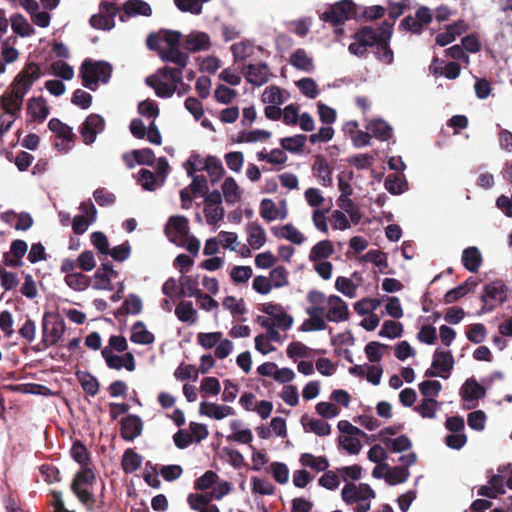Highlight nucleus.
Wrapping results in <instances>:
<instances>
[{
  "label": "nucleus",
  "mask_w": 512,
  "mask_h": 512,
  "mask_svg": "<svg viewBox=\"0 0 512 512\" xmlns=\"http://www.w3.org/2000/svg\"><path fill=\"white\" fill-rule=\"evenodd\" d=\"M366 129L371 132L372 137L381 142L388 141L393 137V127L381 117L371 119Z\"/></svg>",
  "instance_id": "nucleus-24"
},
{
  "label": "nucleus",
  "mask_w": 512,
  "mask_h": 512,
  "mask_svg": "<svg viewBox=\"0 0 512 512\" xmlns=\"http://www.w3.org/2000/svg\"><path fill=\"white\" fill-rule=\"evenodd\" d=\"M359 438V436L340 435L337 438L338 448L343 449L350 455H358L363 448V444Z\"/></svg>",
  "instance_id": "nucleus-55"
},
{
  "label": "nucleus",
  "mask_w": 512,
  "mask_h": 512,
  "mask_svg": "<svg viewBox=\"0 0 512 512\" xmlns=\"http://www.w3.org/2000/svg\"><path fill=\"white\" fill-rule=\"evenodd\" d=\"M133 176L144 191L153 192L158 187L162 186L160 185V181L158 182L156 179L155 174L147 168H141L137 174Z\"/></svg>",
  "instance_id": "nucleus-50"
},
{
  "label": "nucleus",
  "mask_w": 512,
  "mask_h": 512,
  "mask_svg": "<svg viewBox=\"0 0 512 512\" xmlns=\"http://www.w3.org/2000/svg\"><path fill=\"white\" fill-rule=\"evenodd\" d=\"M26 111L30 116L27 123H42L50 114V106L44 96H32L27 101Z\"/></svg>",
  "instance_id": "nucleus-15"
},
{
  "label": "nucleus",
  "mask_w": 512,
  "mask_h": 512,
  "mask_svg": "<svg viewBox=\"0 0 512 512\" xmlns=\"http://www.w3.org/2000/svg\"><path fill=\"white\" fill-rule=\"evenodd\" d=\"M308 305L305 312L309 316L307 320H325L328 297L319 290L311 289L306 296Z\"/></svg>",
  "instance_id": "nucleus-11"
},
{
  "label": "nucleus",
  "mask_w": 512,
  "mask_h": 512,
  "mask_svg": "<svg viewBox=\"0 0 512 512\" xmlns=\"http://www.w3.org/2000/svg\"><path fill=\"white\" fill-rule=\"evenodd\" d=\"M143 309V302L139 295L129 293L123 300L120 308L114 312V316H137Z\"/></svg>",
  "instance_id": "nucleus-22"
},
{
  "label": "nucleus",
  "mask_w": 512,
  "mask_h": 512,
  "mask_svg": "<svg viewBox=\"0 0 512 512\" xmlns=\"http://www.w3.org/2000/svg\"><path fill=\"white\" fill-rule=\"evenodd\" d=\"M120 436L125 442H133L143 432L144 422L138 414H127L119 420Z\"/></svg>",
  "instance_id": "nucleus-12"
},
{
  "label": "nucleus",
  "mask_w": 512,
  "mask_h": 512,
  "mask_svg": "<svg viewBox=\"0 0 512 512\" xmlns=\"http://www.w3.org/2000/svg\"><path fill=\"white\" fill-rule=\"evenodd\" d=\"M357 8L358 5L354 0H338L334 3H327L324 10L319 13V19L330 25H340V23H346L351 19L359 21L360 16L354 13Z\"/></svg>",
  "instance_id": "nucleus-4"
},
{
  "label": "nucleus",
  "mask_w": 512,
  "mask_h": 512,
  "mask_svg": "<svg viewBox=\"0 0 512 512\" xmlns=\"http://www.w3.org/2000/svg\"><path fill=\"white\" fill-rule=\"evenodd\" d=\"M167 44L174 41L177 44L176 52L186 53L190 57L191 53L205 52L211 48V38L207 32L201 30H191L188 34L181 31H167Z\"/></svg>",
  "instance_id": "nucleus-3"
},
{
  "label": "nucleus",
  "mask_w": 512,
  "mask_h": 512,
  "mask_svg": "<svg viewBox=\"0 0 512 512\" xmlns=\"http://www.w3.org/2000/svg\"><path fill=\"white\" fill-rule=\"evenodd\" d=\"M271 132L265 129H254V130H242L236 137L232 138V141L237 144L244 142L255 143L261 140H267L271 137Z\"/></svg>",
  "instance_id": "nucleus-48"
},
{
  "label": "nucleus",
  "mask_w": 512,
  "mask_h": 512,
  "mask_svg": "<svg viewBox=\"0 0 512 512\" xmlns=\"http://www.w3.org/2000/svg\"><path fill=\"white\" fill-rule=\"evenodd\" d=\"M444 426L449 431L444 438L445 445L452 450H461L468 440L464 417L459 414L446 416Z\"/></svg>",
  "instance_id": "nucleus-7"
},
{
  "label": "nucleus",
  "mask_w": 512,
  "mask_h": 512,
  "mask_svg": "<svg viewBox=\"0 0 512 512\" xmlns=\"http://www.w3.org/2000/svg\"><path fill=\"white\" fill-rule=\"evenodd\" d=\"M429 71L434 76H444L448 80H455L461 74V66L456 61L445 63L444 60L435 56L429 66Z\"/></svg>",
  "instance_id": "nucleus-17"
},
{
  "label": "nucleus",
  "mask_w": 512,
  "mask_h": 512,
  "mask_svg": "<svg viewBox=\"0 0 512 512\" xmlns=\"http://www.w3.org/2000/svg\"><path fill=\"white\" fill-rule=\"evenodd\" d=\"M367 458L370 462L375 463L377 465L381 464L382 469H389L390 464L387 462L389 455L385 448H383L380 444H374L371 446L367 453Z\"/></svg>",
  "instance_id": "nucleus-62"
},
{
  "label": "nucleus",
  "mask_w": 512,
  "mask_h": 512,
  "mask_svg": "<svg viewBox=\"0 0 512 512\" xmlns=\"http://www.w3.org/2000/svg\"><path fill=\"white\" fill-rule=\"evenodd\" d=\"M91 278L82 272H75L65 276L67 286L75 291H84L90 286Z\"/></svg>",
  "instance_id": "nucleus-61"
},
{
  "label": "nucleus",
  "mask_w": 512,
  "mask_h": 512,
  "mask_svg": "<svg viewBox=\"0 0 512 512\" xmlns=\"http://www.w3.org/2000/svg\"><path fill=\"white\" fill-rule=\"evenodd\" d=\"M143 463V456L134 448H126L121 457V469L125 474L137 471Z\"/></svg>",
  "instance_id": "nucleus-34"
},
{
  "label": "nucleus",
  "mask_w": 512,
  "mask_h": 512,
  "mask_svg": "<svg viewBox=\"0 0 512 512\" xmlns=\"http://www.w3.org/2000/svg\"><path fill=\"white\" fill-rule=\"evenodd\" d=\"M221 190L227 205H234L239 202L243 195V190L232 176H228L224 179Z\"/></svg>",
  "instance_id": "nucleus-30"
},
{
  "label": "nucleus",
  "mask_w": 512,
  "mask_h": 512,
  "mask_svg": "<svg viewBox=\"0 0 512 512\" xmlns=\"http://www.w3.org/2000/svg\"><path fill=\"white\" fill-rule=\"evenodd\" d=\"M351 42L348 45V52L358 58L366 57L368 48H374L377 45L376 30L370 25L359 27L352 35Z\"/></svg>",
  "instance_id": "nucleus-6"
},
{
  "label": "nucleus",
  "mask_w": 512,
  "mask_h": 512,
  "mask_svg": "<svg viewBox=\"0 0 512 512\" xmlns=\"http://www.w3.org/2000/svg\"><path fill=\"white\" fill-rule=\"evenodd\" d=\"M436 322H422L418 327L416 338L419 342L426 345H434L437 342V329L435 327Z\"/></svg>",
  "instance_id": "nucleus-52"
},
{
  "label": "nucleus",
  "mask_w": 512,
  "mask_h": 512,
  "mask_svg": "<svg viewBox=\"0 0 512 512\" xmlns=\"http://www.w3.org/2000/svg\"><path fill=\"white\" fill-rule=\"evenodd\" d=\"M384 445L391 453H404L411 450L413 443L406 434H400L392 440H387Z\"/></svg>",
  "instance_id": "nucleus-57"
},
{
  "label": "nucleus",
  "mask_w": 512,
  "mask_h": 512,
  "mask_svg": "<svg viewBox=\"0 0 512 512\" xmlns=\"http://www.w3.org/2000/svg\"><path fill=\"white\" fill-rule=\"evenodd\" d=\"M307 142V135L296 134L293 136H286L279 140L281 150L289 152L290 154H301L304 151Z\"/></svg>",
  "instance_id": "nucleus-39"
},
{
  "label": "nucleus",
  "mask_w": 512,
  "mask_h": 512,
  "mask_svg": "<svg viewBox=\"0 0 512 512\" xmlns=\"http://www.w3.org/2000/svg\"><path fill=\"white\" fill-rule=\"evenodd\" d=\"M300 423L305 432L315 433L319 437L329 436L331 434V425L320 419L310 418L308 414H303Z\"/></svg>",
  "instance_id": "nucleus-27"
},
{
  "label": "nucleus",
  "mask_w": 512,
  "mask_h": 512,
  "mask_svg": "<svg viewBox=\"0 0 512 512\" xmlns=\"http://www.w3.org/2000/svg\"><path fill=\"white\" fill-rule=\"evenodd\" d=\"M289 63L296 69L311 73L314 70L313 58L310 57L304 48H297L291 53Z\"/></svg>",
  "instance_id": "nucleus-38"
},
{
  "label": "nucleus",
  "mask_w": 512,
  "mask_h": 512,
  "mask_svg": "<svg viewBox=\"0 0 512 512\" xmlns=\"http://www.w3.org/2000/svg\"><path fill=\"white\" fill-rule=\"evenodd\" d=\"M177 44L174 41H169L167 49L160 53V59L167 64H174V67L164 65L155 71L158 82L168 79L173 83L179 84L183 79V71L189 63V56L186 53H179L175 51Z\"/></svg>",
  "instance_id": "nucleus-2"
},
{
  "label": "nucleus",
  "mask_w": 512,
  "mask_h": 512,
  "mask_svg": "<svg viewBox=\"0 0 512 512\" xmlns=\"http://www.w3.org/2000/svg\"><path fill=\"white\" fill-rule=\"evenodd\" d=\"M167 31H174L173 29L162 28L157 32H151L146 38V46L148 50L157 52L160 57V53L167 49L166 38L168 37Z\"/></svg>",
  "instance_id": "nucleus-41"
},
{
  "label": "nucleus",
  "mask_w": 512,
  "mask_h": 512,
  "mask_svg": "<svg viewBox=\"0 0 512 512\" xmlns=\"http://www.w3.org/2000/svg\"><path fill=\"white\" fill-rule=\"evenodd\" d=\"M202 169H205L204 171L210 176L211 185H215L219 182L226 173L221 159L215 155H207L205 157V163Z\"/></svg>",
  "instance_id": "nucleus-29"
},
{
  "label": "nucleus",
  "mask_w": 512,
  "mask_h": 512,
  "mask_svg": "<svg viewBox=\"0 0 512 512\" xmlns=\"http://www.w3.org/2000/svg\"><path fill=\"white\" fill-rule=\"evenodd\" d=\"M246 231L248 234L247 241L254 250L260 249L266 243V231L259 222L248 223Z\"/></svg>",
  "instance_id": "nucleus-35"
},
{
  "label": "nucleus",
  "mask_w": 512,
  "mask_h": 512,
  "mask_svg": "<svg viewBox=\"0 0 512 512\" xmlns=\"http://www.w3.org/2000/svg\"><path fill=\"white\" fill-rule=\"evenodd\" d=\"M105 127L104 117L98 113H91L80 124L78 131L83 143L90 146L95 143L97 136L105 130Z\"/></svg>",
  "instance_id": "nucleus-9"
},
{
  "label": "nucleus",
  "mask_w": 512,
  "mask_h": 512,
  "mask_svg": "<svg viewBox=\"0 0 512 512\" xmlns=\"http://www.w3.org/2000/svg\"><path fill=\"white\" fill-rule=\"evenodd\" d=\"M390 348L388 344L379 341H370L364 347V353L369 362L379 365L384 353Z\"/></svg>",
  "instance_id": "nucleus-49"
},
{
  "label": "nucleus",
  "mask_w": 512,
  "mask_h": 512,
  "mask_svg": "<svg viewBox=\"0 0 512 512\" xmlns=\"http://www.w3.org/2000/svg\"><path fill=\"white\" fill-rule=\"evenodd\" d=\"M170 230H173L177 236L184 237L186 234L190 232L188 218L184 215L170 216L164 227V232L168 239L169 237H172L170 234Z\"/></svg>",
  "instance_id": "nucleus-32"
},
{
  "label": "nucleus",
  "mask_w": 512,
  "mask_h": 512,
  "mask_svg": "<svg viewBox=\"0 0 512 512\" xmlns=\"http://www.w3.org/2000/svg\"><path fill=\"white\" fill-rule=\"evenodd\" d=\"M418 389L424 399H436L442 390V384L438 380L427 379L418 384Z\"/></svg>",
  "instance_id": "nucleus-59"
},
{
  "label": "nucleus",
  "mask_w": 512,
  "mask_h": 512,
  "mask_svg": "<svg viewBox=\"0 0 512 512\" xmlns=\"http://www.w3.org/2000/svg\"><path fill=\"white\" fill-rule=\"evenodd\" d=\"M31 66L34 68L33 71L29 72L22 70L17 74L11 85L10 91L5 97H1L0 106H8L21 113L25 96L30 91L34 83L42 76L41 71L35 63H31Z\"/></svg>",
  "instance_id": "nucleus-1"
},
{
  "label": "nucleus",
  "mask_w": 512,
  "mask_h": 512,
  "mask_svg": "<svg viewBox=\"0 0 512 512\" xmlns=\"http://www.w3.org/2000/svg\"><path fill=\"white\" fill-rule=\"evenodd\" d=\"M258 310L269 320H294L293 316L284 311L281 304L275 302L263 303Z\"/></svg>",
  "instance_id": "nucleus-47"
},
{
  "label": "nucleus",
  "mask_w": 512,
  "mask_h": 512,
  "mask_svg": "<svg viewBox=\"0 0 512 512\" xmlns=\"http://www.w3.org/2000/svg\"><path fill=\"white\" fill-rule=\"evenodd\" d=\"M162 293L170 299H180L186 296V290L180 279L177 281L174 277L168 278L162 285Z\"/></svg>",
  "instance_id": "nucleus-51"
},
{
  "label": "nucleus",
  "mask_w": 512,
  "mask_h": 512,
  "mask_svg": "<svg viewBox=\"0 0 512 512\" xmlns=\"http://www.w3.org/2000/svg\"><path fill=\"white\" fill-rule=\"evenodd\" d=\"M41 343L45 348L57 345L67 331L66 322H41Z\"/></svg>",
  "instance_id": "nucleus-14"
},
{
  "label": "nucleus",
  "mask_w": 512,
  "mask_h": 512,
  "mask_svg": "<svg viewBox=\"0 0 512 512\" xmlns=\"http://www.w3.org/2000/svg\"><path fill=\"white\" fill-rule=\"evenodd\" d=\"M362 472L363 468L359 464L342 466L338 468V473L346 484H355L356 481L362 478Z\"/></svg>",
  "instance_id": "nucleus-63"
},
{
  "label": "nucleus",
  "mask_w": 512,
  "mask_h": 512,
  "mask_svg": "<svg viewBox=\"0 0 512 512\" xmlns=\"http://www.w3.org/2000/svg\"><path fill=\"white\" fill-rule=\"evenodd\" d=\"M314 158L315 161L312 164V171L314 175L319 179L323 186H331L333 169L329 166L327 159L322 154H317Z\"/></svg>",
  "instance_id": "nucleus-25"
},
{
  "label": "nucleus",
  "mask_w": 512,
  "mask_h": 512,
  "mask_svg": "<svg viewBox=\"0 0 512 512\" xmlns=\"http://www.w3.org/2000/svg\"><path fill=\"white\" fill-rule=\"evenodd\" d=\"M71 458L79 464L80 468L92 465L91 452L81 440H74L70 448Z\"/></svg>",
  "instance_id": "nucleus-37"
},
{
  "label": "nucleus",
  "mask_w": 512,
  "mask_h": 512,
  "mask_svg": "<svg viewBox=\"0 0 512 512\" xmlns=\"http://www.w3.org/2000/svg\"><path fill=\"white\" fill-rule=\"evenodd\" d=\"M466 338L473 344H481L487 336V328L482 322L470 324L465 330Z\"/></svg>",
  "instance_id": "nucleus-60"
},
{
  "label": "nucleus",
  "mask_w": 512,
  "mask_h": 512,
  "mask_svg": "<svg viewBox=\"0 0 512 512\" xmlns=\"http://www.w3.org/2000/svg\"><path fill=\"white\" fill-rule=\"evenodd\" d=\"M455 360L452 351L437 347L432 356V366L441 372L440 378L447 380L450 378L454 368Z\"/></svg>",
  "instance_id": "nucleus-13"
},
{
  "label": "nucleus",
  "mask_w": 512,
  "mask_h": 512,
  "mask_svg": "<svg viewBox=\"0 0 512 512\" xmlns=\"http://www.w3.org/2000/svg\"><path fill=\"white\" fill-rule=\"evenodd\" d=\"M11 29L13 32L22 37H29L35 33L34 27L28 22L21 13H14L10 16Z\"/></svg>",
  "instance_id": "nucleus-46"
},
{
  "label": "nucleus",
  "mask_w": 512,
  "mask_h": 512,
  "mask_svg": "<svg viewBox=\"0 0 512 512\" xmlns=\"http://www.w3.org/2000/svg\"><path fill=\"white\" fill-rule=\"evenodd\" d=\"M325 320H349L348 304L340 296H328Z\"/></svg>",
  "instance_id": "nucleus-18"
},
{
  "label": "nucleus",
  "mask_w": 512,
  "mask_h": 512,
  "mask_svg": "<svg viewBox=\"0 0 512 512\" xmlns=\"http://www.w3.org/2000/svg\"><path fill=\"white\" fill-rule=\"evenodd\" d=\"M75 376L87 395L94 397L99 393L101 387L100 382L91 372L78 369L75 372Z\"/></svg>",
  "instance_id": "nucleus-31"
},
{
  "label": "nucleus",
  "mask_w": 512,
  "mask_h": 512,
  "mask_svg": "<svg viewBox=\"0 0 512 512\" xmlns=\"http://www.w3.org/2000/svg\"><path fill=\"white\" fill-rule=\"evenodd\" d=\"M326 329L329 330V334L331 335L330 343L332 346H353L355 344V338L350 330L333 335L332 328L328 327V322H302L298 327V331L300 332L323 331Z\"/></svg>",
  "instance_id": "nucleus-10"
},
{
  "label": "nucleus",
  "mask_w": 512,
  "mask_h": 512,
  "mask_svg": "<svg viewBox=\"0 0 512 512\" xmlns=\"http://www.w3.org/2000/svg\"><path fill=\"white\" fill-rule=\"evenodd\" d=\"M49 317L55 318V320H64V317H67L68 320H87L86 314L70 307L68 300H60L54 310H46L41 320H47Z\"/></svg>",
  "instance_id": "nucleus-16"
},
{
  "label": "nucleus",
  "mask_w": 512,
  "mask_h": 512,
  "mask_svg": "<svg viewBox=\"0 0 512 512\" xmlns=\"http://www.w3.org/2000/svg\"><path fill=\"white\" fill-rule=\"evenodd\" d=\"M507 299V286L502 281H494L483 286V291L478 299L480 308L468 317L482 316L493 311L496 307L505 303Z\"/></svg>",
  "instance_id": "nucleus-5"
},
{
  "label": "nucleus",
  "mask_w": 512,
  "mask_h": 512,
  "mask_svg": "<svg viewBox=\"0 0 512 512\" xmlns=\"http://www.w3.org/2000/svg\"><path fill=\"white\" fill-rule=\"evenodd\" d=\"M295 84L300 92L308 99H315L320 94L317 82L311 77H303Z\"/></svg>",
  "instance_id": "nucleus-64"
},
{
  "label": "nucleus",
  "mask_w": 512,
  "mask_h": 512,
  "mask_svg": "<svg viewBox=\"0 0 512 512\" xmlns=\"http://www.w3.org/2000/svg\"><path fill=\"white\" fill-rule=\"evenodd\" d=\"M379 299L382 300V302H385L384 306L379 308L380 318L384 315H388L391 318L398 320L403 316V309L398 297L384 294Z\"/></svg>",
  "instance_id": "nucleus-40"
},
{
  "label": "nucleus",
  "mask_w": 512,
  "mask_h": 512,
  "mask_svg": "<svg viewBox=\"0 0 512 512\" xmlns=\"http://www.w3.org/2000/svg\"><path fill=\"white\" fill-rule=\"evenodd\" d=\"M334 253V246L331 240H320L310 249L308 259L311 262H319L328 259Z\"/></svg>",
  "instance_id": "nucleus-42"
},
{
  "label": "nucleus",
  "mask_w": 512,
  "mask_h": 512,
  "mask_svg": "<svg viewBox=\"0 0 512 512\" xmlns=\"http://www.w3.org/2000/svg\"><path fill=\"white\" fill-rule=\"evenodd\" d=\"M241 70L244 73L246 81L255 87H260L269 80L268 74L261 72L259 68L256 67V64H243Z\"/></svg>",
  "instance_id": "nucleus-43"
},
{
  "label": "nucleus",
  "mask_w": 512,
  "mask_h": 512,
  "mask_svg": "<svg viewBox=\"0 0 512 512\" xmlns=\"http://www.w3.org/2000/svg\"><path fill=\"white\" fill-rule=\"evenodd\" d=\"M155 340L154 334L150 332L145 322H134L130 327V341L139 345H149Z\"/></svg>",
  "instance_id": "nucleus-36"
},
{
  "label": "nucleus",
  "mask_w": 512,
  "mask_h": 512,
  "mask_svg": "<svg viewBox=\"0 0 512 512\" xmlns=\"http://www.w3.org/2000/svg\"><path fill=\"white\" fill-rule=\"evenodd\" d=\"M461 262L470 273H477L482 264V254L478 247L469 246L462 251Z\"/></svg>",
  "instance_id": "nucleus-28"
},
{
  "label": "nucleus",
  "mask_w": 512,
  "mask_h": 512,
  "mask_svg": "<svg viewBox=\"0 0 512 512\" xmlns=\"http://www.w3.org/2000/svg\"><path fill=\"white\" fill-rule=\"evenodd\" d=\"M382 300L379 298L364 297L356 301L353 305L355 312L365 317L363 320H380V316L375 312L381 308Z\"/></svg>",
  "instance_id": "nucleus-20"
},
{
  "label": "nucleus",
  "mask_w": 512,
  "mask_h": 512,
  "mask_svg": "<svg viewBox=\"0 0 512 512\" xmlns=\"http://www.w3.org/2000/svg\"><path fill=\"white\" fill-rule=\"evenodd\" d=\"M235 409L229 405H221L215 402L203 400L199 405V415L214 420H222L228 416L234 415Z\"/></svg>",
  "instance_id": "nucleus-19"
},
{
  "label": "nucleus",
  "mask_w": 512,
  "mask_h": 512,
  "mask_svg": "<svg viewBox=\"0 0 512 512\" xmlns=\"http://www.w3.org/2000/svg\"><path fill=\"white\" fill-rule=\"evenodd\" d=\"M82 63H87L88 70H91L93 75L97 77L103 85L109 83L113 72V66L110 62L86 58Z\"/></svg>",
  "instance_id": "nucleus-21"
},
{
  "label": "nucleus",
  "mask_w": 512,
  "mask_h": 512,
  "mask_svg": "<svg viewBox=\"0 0 512 512\" xmlns=\"http://www.w3.org/2000/svg\"><path fill=\"white\" fill-rule=\"evenodd\" d=\"M121 10L128 17H149L152 15L150 4L144 0H126L121 6Z\"/></svg>",
  "instance_id": "nucleus-33"
},
{
  "label": "nucleus",
  "mask_w": 512,
  "mask_h": 512,
  "mask_svg": "<svg viewBox=\"0 0 512 512\" xmlns=\"http://www.w3.org/2000/svg\"><path fill=\"white\" fill-rule=\"evenodd\" d=\"M487 389L488 387L481 385L474 376L467 378L459 389L463 409H474L478 401L486 397Z\"/></svg>",
  "instance_id": "nucleus-8"
},
{
  "label": "nucleus",
  "mask_w": 512,
  "mask_h": 512,
  "mask_svg": "<svg viewBox=\"0 0 512 512\" xmlns=\"http://www.w3.org/2000/svg\"><path fill=\"white\" fill-rule=\"evenodd\" d=\"M113 271V264L110 261H104L97 268L91 279L95 282L92 284V288L95 290H108L113 289L109 273Z\"/></svg>",
  "instance_id": "nucleus-23"
},
{
  "label": "nucleus",
  "mask_w": 512,
  "mask_h": 512,
  "mask_svg": "<svg viewBox=\"0 0 512 512\" xmlns=\"http://www.w3.org/2000/svg\"><path fill=\"white\" fill-rule=\"evenodd\" d=\"M441 407V402L437 399H423L413 409L424 419H435L436 413Z\"/></svg>",
  "instance_id": "nucleus-53"
},
{
  "label": "nucleus",
  "mask_w": 512,
  "mask_h": 512,
  "mask_svg": "<svg viewBox=\"0 0 512 512\" xmlns=\"http://www.w3.org/2000/svg\"><path fill=\"white\" fill-rule=\"evenodd\" d=\"M404 333L403 322H382L378 337L394 340L402 337Z\"/></svg>",
  "instance_id": "nucleus-56"
},
{
  "label": "nucleus",
  "mask_w": 512,
  "mask_h": 512,
  "mask_svg": "<svg viewBox=\"0 0 512 512\" xmlns=\"http://www.w3.org/2000/svg\"><path fill=\"white\" fill-rule=\"evenodd\" d=\"M258 161H265L272 165H283L288 160V156L279 148H274L270 153L263 149L256 154Z\"/></svg>",
  "instance_id": "nucleus-58"
},
{
  "label": "nucleus",
  "mask_w": 512,
  "mask_h": 512,
  "mask_svg": "<svg viewBox=\"0 0 512 512\" xmlns=\"http://www.w3.org/2000/svg\"><path fill=\"white\" fill-rule=\"evenodd\" d=\"M48 129L55 134H58V138L63 139L67 143H74L76 135L73 128L62 122L58 118H51L48 122Z\"/></svg>",
  "instance_id": "nucleus-44"
},
{
  "label": "nucleus",
  "mask_w": 512,
  "mask_h": 512,
  "mask_svg": "<svg viewBox=\"0 0 512 512\" xmlns=\"http://www.w3.org/2000/svg\"><path fill=\"white\" fill-rule=\"evenodd\" d=\"M299 461L302 466L309 467L318 473H324L329 468V460L325 455L316 457L312 453L305 452L300 455Z\"/></svg>",
  "instance_id": "nucleus-45"
},
{
  "label": "nucleus",
  "mask_w": 512,
  "mask_h": 512,
  "mask_svg": "<svg viewBox=\"0 0 512 512\" xmlns=\"http://www.w3.org/2000/svg\"><path fill=\"white\" fill-rule=\"evenodd\" d=\"M384 188L389 194L400 196L409 190V182L404 173L389 174L384 179Z\"/></svg>",
  "instance_id": "nucleus-26"
},
{
  "label": "nucleus",
  "mask_w": 512,
  "mask_h": 512,
  "mask_svg": "<svg viewBox=\"0 0 512 512\" xmlns=\"http://www.w3.org/2000/svg\"><path fill=\"white\" fill-rule=\"evenodd\" d=\"M312 351V348L298 341L291 342L286 349L287 356L293 361L297 358L312 359L314 357Z\"/></svg>",
  "instance_id": "nucleus-54"
}]
</instances>
